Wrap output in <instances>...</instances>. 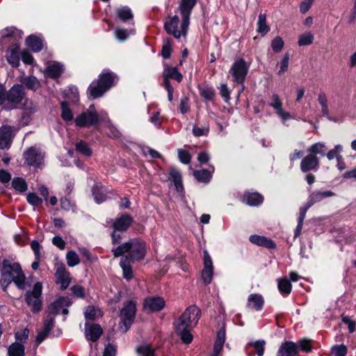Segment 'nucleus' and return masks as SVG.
Listing matches in <instances>:
<instances>
[{
    "mask_svg": "<svg viewBox=\"0 0 356 356\" xmlns=\"http://www.w3.org/2000/svg\"><path fill=\"white\" fill-rule=\"evenodd\" d=\"M325 147L324 143H316L308 147L307 151L310 155L317 156V154H321L322 156H324L325 155Z\"/></svg>",
    "mask_w": 356,
    "mask_h": 356,
    "instance_id": "44",
    "label": "nucleus"
},
{
    "mask_svg": "<svg viewBox=\"0 0 356 356\" xmlns=\"http://www.w3.org/2000/svg\"><path fill=\"white\" fill-rule=\"evenodd\" d=\"M26 200L33 207H39L42 203V199L35 193H29L26 196Z\"/></svg>",
    "mask_w": 356,
    "mask_h": 356,
    "instance_id": "53",
    "label": "nucleus"
},
{
    "mask_svg": "<svg viewBox=\"0 0 356 356\" xmlns=\"http://www.w3.org/2000/svg\"><path fill=\"white\" fill-rule=\"evenodd\" d=\"M201 316V310L195 305H191L187 307L177 322L188 325L189 326L195 327L198 323Z\"/></svg>",
    "mask_w": 356,
    "mask_h": 356,
    "instance_id": "9",
    "label": "nucleus"
},
{
    "mask_svg": "<svg viewBox=\"0 0 356 356\" xmlns=\"http://www.w3.org/2000/svg\"><path fill=\"white\" fill-rule=\"evenodd\" d=\"M103 334V329L97 323L92 324L86 332V337L88 340L95 342L101 337Z\"/></svg>",
    "mask_w": 356,
    "mask_h": 356,
    "instance_id": "25",
    "label": "nucleus"
},
{
    "mask_svg": "<svg viewBox=\"0 0 356 356\" xmlns=\"http://www.w3.org/2000/svg\"><path fill=\"white\" fill-rule=\"evenodd\" d=\"M116 15L118 18L124 22H126L134 18V14L131 8L128 6H122L117 9Z\"/></svg>",
    "mask_w": 356,
    "mask_h": 356,
    "instance_id": "36",
    "label": "nucleus"
},
{
    "mask_svg": "<svg viewBox=\"0 0 356 356\" xmlns=\"http://www.w3.org/2000/svg\"><path fill=\"white\" fill-rule=\"evenodd\" d=\"M248 302L252 303V307L256 311H261L264 305V300L261 295L258 293H252L248 296Z\"/></svg>",
    "mask_w": 356,
    "mask_h": 356,
    "instance_id": "38",
    "label": "nucleus"
},
{
    "mask_svg": "<svg viewBox=\"0 0 356 356\" xmlns=\"http://www.w3.org/2000/svg\"><path fill=\"white\" fill-rule=\"evenodd\" d=\"M21 85L33 91H36L41 87L40 82L35 76H25L21 80Z\"/></svg>",
    "mask_w": 356,
    "mask_h": 356,
    "instance_id": "35",
    "label": "nucleus"
},
{
    "mask_svg": "<svg viewBox=\"0 0 356 356\" xmlns=\"http://www.w3.org/2000/svg\"><path fill=\"white\" fill-rule=\"evenodd\" d=\"M249 241L255 245L266 248L268 250H274L276 248V243L270 238L264 236L252 234L249 237Z\"/></svg>",
    "mask_w": 356,
    "mask_h": 356,
    "instance_id": "21",
    "label": "nucleus"
},
{
    "mask_svg": "<svg viewBox=\"0 0 356 356\" xmlns=\"http://www.w3.org/2000/svg\"><path fill=\"white\" fill-rule=\"evenodd\" d=\"M254 348L257 356H264L265 352L266 341L263 339L257 340L254 343Z\"/></svg>",
    "mask_w": 356,
    "mask_h": 356,
    "instance_id": "60",
    "label": "nucleus"
},
{
    "mask_svg": "<svg viewBox=\"0 0 356 356\" xmlns=\"http://www.w3.org/2000/svg\"><path fill=\"white\" fill-rule=\"evenodd\" d=\"M314 40V35L311 32L302 34L298 39V44L299 46L309 45L313 43Z\"/></svg>",
    "mask_w": 356,
    "mask_h": 356,
    "instance_id": "49",
    "label": "nucleus"
},
{
    "mask_svg": "<svg viewBox=\"0 0 356 356\" xmlns=\"http://www.w3.org/2000/svg\"><path fill=\"white\" fill-rule=\"evenodd\" d=\"M270 46L273 52L277 54L282 50L284 42L280 36H276L272 40Z\"/></svg>",
    "mask_w": 356,
    "mask_h": 356,
    "instance_id": "48",
    "label": "nucleus"
},
{
    "mask_svg": "<svg viewBox=\"0 0 356 356\" xmlns=\"http://www.w3.org/2000/svg\"><path fill=\"white\" fill-rule=\"evenodd\" d=\"M334 195V193L331 191H326L323 192L314 191L309 195L307 204H308V206L312 207L315 203L321 202L324 198L330 197Z\"/></svg>",
    "mask_w": 356,
    "mask_h": 356,
    "instance_id": "26",
    "label": "nucleus"
},
{
    "mask_svg": "<svg viewBox=\"0 0 356 356\" xmlns=\"http://www.w3.org/2000/svg\"><path fill=\"white\" fill-rule=\"evenodd\" d=\"M277 287L279 291L284 297H287L291 292L292 284L289 279L286 277L278 280Z\"/></svg>",
    "mask_w": 356,
    "mask_h": 356,
    "instance_id": "34",
    "label": "nucleus"
},
{
    "mask_svg": "<svg viewBox=\"0 0 356 356\" xmlns=\"http://www.w3.org/2000/svg\"><path fill=\"white\" fill-rule=\"evenodd\" d=\"M19 47L18 42H13L6 51V60L13 67H18L20 64Z\"/></svg>",
    "mask_w": 356,
    "mask_h": 356,
    "instance_id": "13",
    "label": "nucleus"
},
{
    "mask_svg": "<svg viewBox=\"0 0 356 356\" xmlns=\"http://www.w3.org/2000/svg\"><path fill=\"white\" fill-rule=\"evenodd\" d=\"M26 163L30 166L39 167L42 158L38 150L34 147L28 148L23 154Z\"/></svg>",
    "mask_w": 356,
    "mask_h": 356,
    "instance_id": "20",
    "label": "nucleus"
},
{
    "mask_svg": "<svg viewBox=\"0 0 356 356\" xmlns=\"http://www.w3.org/2000/svg\"><path fill=\"white\" fill-rule=\"evenodd\" d=\"M132 261L127 259V257H122L120 266L122 269L123 277L127 281H130L134 277V272L131 266Z\"/></svg>",
    "mask_w": 356,
    "mask_h": 356,
    "instance_id": "28",
    "label": "nucleus"
},
{
    "mask_svg": "<svg viewBox=\"0 0 356 356\" xmlns=\"http://www.w3.org/2000/svg\"><path fill=\"white\" fill-rule=\"evenodd\" d=\"M21 58L22 62L26 65H32L34 62L33 56L27 49H24L22 51Z\"/></svg>",
    "mask_w": 356,
    "mask_h": 356,
    "instance_id": "61",
    "label": "nucleus"
},
{
    "mask_svg": "<svg viewBox=\"0 0 356 356\" xmlns=\"http://www.w3.org/2000/svg\"><path fill=\"white\" fill-rule=\"evenodd\" d=\"M159 179L163 182H168L170 179H172L178 193L184 191L181 174L175 167L170 166L168 173L165 171L161 172Z\"/></svg>",
    "mask_w": 356,
    "mask_h": 356,
    "instance_id": "10",
    "label": "nucleus"
},
{
    "mask_svg": "<svg viewBox=\"0 0 356 356\" xmlns=\"http://www.w3.org/2000/svg\"><path fill=\"white\" fill-rule=\"evenodd\" d=\"M144 307L151 312L161 311L165 306V301L161 296H149L144 300Z\"/></svg>",
    "mask_w": 356,
    "mask_h": 356,
    "instance_id": "14",
    "label": "nucleus"
},
{
    "mask_svg": "<svg viewBox=\"0 0 356 356\" xmlns=\"http://www.w3.org/2000/svg\"><path fill=\"white\" fill-rule=\"evenodd\" d=\"M92 195L96 203L101 204L107 199V195L101 184H95L92 188Z\"/></svg>",
    "mask_w": 356,
    "mask_h": 356,
    "instance_id": "29",
    "label": "nucleus"
},
{
    "mask_svg": "<svg viewBox=\"0 0 356 356\" xmlns=\"http://www.w3.org/2000/svg\"><path fill=\"white\" fill-rule=\"evenodd\" d=\"M136 312V301L129 300L123 303V306L120 310L119 317L120 318V324H121V328L123 329L124 332H127L134 323Z\"/></svg>",
    "mask_w": 356,
    "mask_h": 356,
    "instance_id": "5",
    "label": "nucleus"
},
{
    "mask_svg": "<svg viewBox=\"0 0 356 356\" xmlns=\"http://www.w3.org/2000/svg\"><path fill=\"white\" fill-rule=\"evenodd\" d=\"M54 325L55 318L47 315L46 318L43 320V330L50 333Z\"/></svg>",
    "mask_w": 356,
    "mask_h": 356,
    "instance_id": "59",
    "label": "nucleus"
},
{
    "mask_svg": "<svg viewBox=\"0 0 356 356\" xmlns=\"http://www.w3.org/2000/svg\"><path fill=\"white\" fill-rule=\"evenodd\" d=\"M197 0H180L178 10L181 16V29L178 30L179 18L177 15L168 16L169 20L164 22L163 29L165 32L176 39L187 35L190 25V19L193 10Z\"/></svg>",
    "mask_w": 356,
    "mask_h": 356,
    "instance_id": "1",
    "label": "nucleus"
},
{
    "mask_svg": "<svg viewBox=\"0 0 356 356\" xmlns=\"http://www.w3.org/2000/svg\"><path fill=\"white\" fill-rule=\"evenodd\" d=\"M210 170L202 169L193 171L194 177L201 183L208 184L211 178L212 174L214 172V167L213 165L209 166Z\"/></svg>",
    "mask_w": 356,
    "mask_h": 356,
    "instance_id": "23",
    "label": "nucleus"
},
{
    "mask_svg": "<svg viewBox=\"0 0 356 356\" xmlns=\"http://www.w3.org/2000/svg\"><path fill=\"white\" fill-rule=\"evenodd\" d=\"M12 273L15 272L17 276L13 275V282L15 284L19 289L23 290L25 288V275L22 269L21 265L19 263L11 264Z\"/></svg>",
    "mask_w": 356,
    "mask_h": 356,
    "instance_id": "22",
    "label": "nucleus"
},
{
    "mask_svg": "<svg viewBox=\"0 0 356 356\" xmlns=\"http://www.w3.org/2000/svg\"><path fill=\"white\" fill-rule=\"evenodd\" d=\"M172 39L165 38L163 39L161 55L164 59H169L172 51Z\"/></svg>",
    "mask_w": 356,
    "mask_h": 356,
    "instance_id": "43",
    "label": "nucleus"
},
{
    "mask_svg": "<svg viewBox=\"0 0 356 356\" xmlns=\"http://www.w3.org/2000/svg\"><path fill=\"white\" fill-rule=\"evenodd\" d=\"M61 118L65 122L72 121L74 119V115L69 104L66 101L60 102Z\"/></svg>",
    "mask_w": 356,
    "mask_h": 356,
    "instance_id": "41",
    "label": "nucleus"
},
{
    "mask_svg": "<svg viewBox=\"0 0 356 356\" xmlns=\"http://www.w3.org/2000/svg\"><path fill=\"white\" fill-rule=\"evenodd\" d=\"M273 102L269 104L270 106L273 107L276 111L277 114L281 116L283 119L287 120L290 118V113L288 112H285L282 109V102L280 100L279 96L277 94H274L272 96Z\"/></svg>",
    "mask_w": 356,
    "mask_h": 356,
    "instance_id": "31",
    "label": "nucleus"
},
{
    "mask_svg": "<svg viewBox=\"0 0 356 356\" xmlns=\"http://www.w3.org/2000/svg\"><path fill=\"white\" fill-rule=\"evenodd\" d=\"M115 35L120 41H124L129 38V33L127 29L118 28L115 30Z\"/></svg>",
    "mask_w": 356,
    "mask_h": 356,
    "instance_id": "63",
    "label": "nucleus"
},
{
    "mask_svg": "<svg viewBox=\"0 0 356 356\" xmlns=\"http://www.w3.org/2000/svg\"><path fill=\"white\" fill-rule=\"evenodd\" d=\"M8 356H24L25 347L24 346L18 342H14L10 345L8 348Z\"/></svg>",
    "mask_w": 356,
    "mask_h": 356,
    "instance_id": "37",
    "label": "nucleus"
},
{
    "mask_svg": "<svg viewBox=\"0 0 356 356\" xmlns=\"http://www.w3.org/2000/svg\"><path fill=\"white\" fill-rule=\"evenodd\" d=\"M26 92L24 88L21 84H14L8 91L5 86L0 83V106L6 102L11 104V108L15 109L17 105L20 104L25 97Z\"/></svg>",
    "mask_w": 356,
    "mask_h": 356,
    "instance_id": "4",
    "label": "nucleus"
},
{
    "mask_svg": "<svg viewBox=\"0 0 356 356\" xmlns=\"http://www.w3.org/2000/svg\"><path fill=\"white\" fill-rule=\"evenodd\" d=\"M66 261L70 267H74L80 263L79 255L74 250H70L67 252Z\"/></svg>",
    "mask_w": 356,
    "mask_h": 356,
    "instance_id": "47",
    "label": "nucleus"
},
{
    "mask_svg": "<svg viewBox=\"0 0 356 356\" xmlns=\"http://www.w3.org/2000/svg\"><path fill=\"white\" fill-rule=\"evenodd\" d=\"M264 196L258 192L245 191L242 197V202L250 207H259L264 202Z\"/></svg>",
    "mask_w": 356,
    "mask_h": 356,
    "instance_id": "19",
    "label": "nucleus"
},
{
    "mask_svg": "<svg viewBox=\"0 0 356 356\" xmlns=\"http://www.w3.org/2000/svg\"><path fill=\"white\" fill-rule=\"evenodd\" d=\"M96 309L95 306L89 305L86 308L84 316L87 320L94 321L96 318Z\"/></svg>",
    "mask_w": 356,
    "mask_h": 356,
    "instance_id": "64",
    "label": "nucleus"
},
{
    "mask_svg": "<svg viewBox=\"0 0 356 356\" xmlns=\"http://www.w3.org/2000/svg\"><path fill=\"white\" fill-rule=\"evenodd\" d=\"M300 168L304 173H307L311 171L317 172L320 168V159L317 156L308 154L302 158Z\"/></svg>",
    "mask_w": 356,
    "mask_h": 356,
    "instance_id": "12",
    "label": "nucleus"
},
{
    "mask_svg": "<svg viewBox=\"0 0 356 356\" xmlns=\"http://www.w3.org/2000/svg\"><path fill=\"white\" fill-rule=\"evenodd\" d=\"M70 290L74 297L82 299L85 298L86 291L83 286L79 284H75L71 286Z\"/></svg>",
    "mask_w": 356,
    "mask_h": 356,
    "instance_id": "54",
    "label": "nucleus"
},
{
    "mask_svg": "<svg viewBox=\"0 0 356 356\" xmlns=\"http://www.w3.org/2000/svg\"><path fill=\"white\" fill-rule=\"evenodd\" d=\"M116 79V74L111 71L99 74L98 79L92 81L88 88L87 92L89 98L95 99L103 96L114 86Z\"/></svg>",
    "mask_w": 356,
    "mask_h": 356,
    "instance_id": "3",
    "label": "nucleus"
},
{
    "mask_svg": "<svg viewBox=\"0 0 356 356\" xmlns=\"http://www.w3.org/2000/svg\"><path fill=\"white\" fill-rule=\"evenodd\" d=\"M213 275V269H202L201 278L204 285L211 284Z\"/></svg>",
    "mask_w": 356,
    "mask_h": 356,
    "instance_id": "56",
    "label": "nucleus"
},
{
    "mask_svg": "<svg viewBox=\"0 0 356 356\" xmlns=\"http://www.w3.org/2000/svg\"><path fill=\"white\" fill-rule=\"evenodd\" d=\"M299 351L302 350L304 353H310L313 349L312 340L307 338L300 339L298 343Z\"/></svg>",
    "mask_w": 356,
    "mask_h": 356,
    "instance_id": "46",
    "label": "nucleus"
},
{
    "mask_svg": "<svg viewBox=\"0 0 356 356\" xmlns=\"http://www.w3.org/2000/svg\"><path fill=\"white\" fill-rule=\"evenodd\" d=\"M299 353L298 346L292 341H285L279 347L277 356H296Z\"/></svg>",
    "mask_w": 356,
    "mask_h": 356,
    "instance_id": "17",
    "label": "nucleus"
},
{
    "mask_svg": "<svg viewBox=\"0 0 356 356\" xmlns=\"http://www.w3.org/2000/svg\"><path fill=\"white\" fill-rule=\"evenodd\" d=\"M63 71V66L58 63H54L47 66L45 73L48 77L57 79L61 76Z\"/></svg>",
    "mask_w": 356,
    "mask_h": 356,
    "instance_id": "32",
    "label": "nucleus"
},
{
    "mask_svg": "<svg viewBox=\"0 0 356 356\" xmlns=\"http://www.w3.org/2000/svg\"><path fill=\"white\" fill-rule=\"evenodd\" d=\"M163 73L169 79L177 81L180 83L183 80L182 74L178 70L177 67H172L168 65H164Z\"/></svg>",
    "mask_w": 356,
    "mask_h": 356,
    "instance_id": "30",
    "label": "nucleus"
},
{
    "mask_svg": "<svg viewBox=\"0 0 356 356\" xmlns=\"http://www.w3.org/2000/svg\"><path fill=\"white\" fill-rule=\"evenodd\" d=\"M136 352L141 356H156L155 350L149 344L138 346Z\"/></svg>",
    "mask_w": 356,
    "mask_h": 356,
    "instance_id": "45",
    "label": "nucleus"
},
{
    "mask_svg": "<svg viewBox=\"0 0 356 356\" xmlns=\"http://www.w3.org/2000/svg\"><path fill=\"white\" fill-rule=\"evenodd\" d=\"M12 187L18 193H22L27 191L28 185L25 179L22 177H14L11 182Z\"/></svg>",
    "mask_w": 356,
    "mask_h": 356,
    "instance_id": "40",
    "label": "nucleus"
},
{
    "mask_svg": "<svg viewBox=\"0 0 356 356\" xmlns=\"http://www.w3.org/2000/svg\"><path fill=\"white\" fill-rule=\"evenodd\" d=\"M178 157L180 162L185 165L191 163V155L187 150L179 149L178 150Z\"/></svg>",
    "mask_w": 356,
    "mask_h": 356,
    "instance_id": "57",
    "label": "nucleus"
},
{
    "mask_svg": "<svg viewBox=\"0 0 356 356\" xmlns=\"http://www.w3.org/2000/svg\"><path fill=\"white\" fill-rule=\"evenodd\" d=\"M133 222V217L130 214L124 213L115 219L112 227L115 231L123 232L129 228Z\"/></svg>",
    "mask_w": 356,
    "mask_h": 356,
    "instance_id": "16",
    "label": "nucleus"
},
{
    "mask_svg": "<svg viewBox=\"0 0 356 356\" xmlns=\"http://www.w3.org/2000/svg\"><path fill=\"white\" fill-rule=\"evenodd\" d=\"M61 309L59 302L57 301V300H55L48 306L47 316L55 318V317L59 314Z\"/></svg>",
    "mask_w": 356,
    "mask_h": 356,
    "instance_id": "52",
    "label": "nucleus"
},
{
    "mask_svg": "<svg viewBox=\"0 0 356 356\" xmlns=\"http://www.w3.org/2000/svg\"><path fill=\"white\" fill-rule=\"evenodd\" d=\"M56 283L60 284V290L67 289L71 282L70 273L63 263L58 264L55 273Z\"/></svg>",
    "mask_w": 356,
    "mask_h": 356,
    "instance_id": "11",
    "label": "nucleus"
},
{
    "mask_svg": "<svg viewBox=\"0 0 356 356\" xmlns=\"http://www.w3.org/2000/svg\"><path fill=\"white\" fill-rule=\"evenodd\" d=\"M26 44L33 51L40 52L43 49L42 39L35 35H30L26 39Z\"/></svg>",
    "mask_w": 356,
    "mask_h": 356,
    "instance_id": "27",
    "label": "nucleus"
},
{
    "mask_svg": "<svg viewBox=\"0 0 356 356\" xmlns=\"http://www.w3.org/2000/svg\"><path fill=\"white\" fill-rule=\"evenodd\" d=\"M75 149L79 154L89 157L92 154V150L90 145L85 140H81L75 145Z\"/></svg>",
    "mask_w": 356,
    "mask_h": 356,
    "instance_id": "42",
    "label": "nucleus"
},
{
    "mask_svg": "<svg viewBox=\"0 0 356 356\" xmlns=\"http://www.w3.org/2000/svg\"><path fill=\"white\" fill-rule=\"evenodd\" d=\"M1 286L6 288L13 280V274L12 273V267L10 261L4 259L2 261V266L1 268Z\"/></svg>",
    "mask_w": 356,
    "mask_h": 356,
    "instance_id": "18",
    "label": "nucleus"
},
{
    "mask_svg": "<svg viewBox=\"0 0 356 356\" xmlns=\"http://www.w3.org/2000/svg\"><path fill=\"white\" fill-rule=\"evenodd\" d=\"M331 353L334 356H346L348 348L344 344L334 345L331 348Z\"/></svg>",
    "mask_w": 356,
    "mask_h": 356,
    "instance_id": "51",
    "label": "nucleus"
},
{
    "mask_svg": "<svg viewBox=\"0 0 356 356\" xmlns=\"http://www.w3.org/2000/svg\"><path fill=\"white\" fill-rule=\"evenodd\" d=\"M190 110L189 97L185 96L180 99L179 111L182 114H185Z\"/></svg>",
    "mask_w": 356,
    "mask_h": 356,
    "instance_id": "62",
    "label": "nucleus"
},
{
    "mask_svg": "<svg viewBox=\"0 0 356 356\" xmlns=\"http://www.w3.org/2000/svg\"><path fill=\"white\" fill-rule=\"evenodd\" d=\"M249 70V64L242 58H238L232 64L229 73L233 81L238 84H243Z\"/></svg>",
    "mask_w": 356,
    "mask_h": 356,
    "instance_id": "7",
    "label": "nucleus"
},
{
    "mask_svg": "<svg viewBox=\"0 0 356 356\" xmlns=\"http://www.w3.org/2000/svg\"><path fill=\"white\" fill-rule=\"evenodd\" d=\"M1 40L13 39L15 42L22 38L23 32L14 26L6 27L1 31Z\"/></svg>",
    "mask_w": 356,
    "mask_h": 356,
    "instance_id": "24",
    "label": "nucleus"
},
{
    "mask_svg": "<svg viewBox=\"0 0 356 356\" xmlns=\"http://www.w3.org/2000/svg\"><path fill=\"white\" fill-rule=\"evenodd\" d=\"M218 89L220 90V95L224 99L225 102L229 103L230 100L231 90L228 88L227 85L226 83H221Z\"/></svg>",
    "mask_w": 356,
    "mask_h": 356,
    "instance_id": "55",
    "label": "nucleus"
},
{
    "mask_svg": "<svg viewBox=\"0 0 356 356\" xmlns=\"http://www.w3.org/2000/svg\"><path fill=\"white\" fill-rule=\"evenodd\" d=\"M226 337V324L224 323L217 332L215 343H222L224 345Z\"/></svg>",
    "mask_w": 356,
    "mask_h": 356,
    "instance_id": "58",
    "label": "nucleus"
},
{
    "mask_svg": "<svg viewBox=\"0 0 356 356\" xmlns=\"http://www.w3.org/2000/svg\"><path fill=\"white\" fill-rule=\"evenodd\" d=\"M200 96L207 101H213L216 97V91L211 86H205L204 87L198 86Z\"/></svg>",
    "mask_w": 356,
    "mask_h": 356,
    "instance_id": "39",
    "label": "nucleus"
},
{
    "mask_svg": "<svg viewBox=\"0 0 356 356\" xmlns=\"http://www.w3.org/2000/svg\"><path fill=\"white\" fill-rule=\"evenodd\" d=\"M147 249V245L145 241L137 237L120 244L116 248L112 250V252L114 257H127L134 264L145 259Z\"/></svg>",
    "mask_w": 356,
    "mask_h": 356,
    "instance_id": "2",
    "label": "nucleus"
},
{
    "mask_svg": "<svg viewBox=\"0 0 356 356\" xmlns=\"http://www.w3.org/2000/svg\"><path fill=\"white\" fill-rule=\"evenodd\" d=\"M100 121V117L96 111H83L74 119L75 125L79 128H89L97 125Z\"/></svg>",
    "mask_w": 356,
    "mask_h": 356,
    "instance_id": "8",
    "label": "nucleus"
},
{
    "mask_svg": "<svg viewBox=\"0 0 356 356\" xmlns=\"http://www.w3.org/2000/svg\"><path fill=\"white\" fill-rule=\"evenodd\" d=\"M257 25V31L261 36H265L270 31V27L266 22V15L265 13H261L259 15Z\"/></svg>",
    "mask_w": 356,
    "mask_h": 356,
    "instance_id": "33",
    "label": "nucleus"
},
{
    "mask_svg": "<svg viewBox=\"0 0 356 356\" xmlns=\"http://www.w3.org/2000/svg\"><path fill=\"white\" fill-rule=\"evenodd\" d=\"M0 136L2 140H11L13 138V127L8 125H3L0 128Z\"/></svg>",
    "mask_w": 356,
    "mask_h": 356,
    "instance_id": "50",
    "label": "nucleus"
},
{
    "mask_svg": "<svg viewBox=\"0 0 356 356\" xmlns=\"http://www.w3.org/2000/svg\"><path fill=\"white\" fill-rule=\"evenodd\" d=\"M193 327L179 322L175 324L176 333L180 337L181 341L185 344H190L193 341V336L191 332Z\"/></svg>",
    "mask_w": 356,
    "mask_h": 356,
    "instance_id": "15",
    "label": "nucleus"
},
{
    "mask_svg": "<svg viewBox=\"0 0 356 356\" xmlns=\"http://www.w3.org/2000/svg\"><path fill=\"white\" fill-rule=\"evenodd\" d=\"M42 284L40 282H35L33 289L26 291L24 294V301L28 306L31 307L33 314H38L42 309Z\"/></svg>",
    "mask_w": 356,
    "mask_h": 356,
    "instance_id": "6",
    "label": "nucleus"
}]
</instances>
